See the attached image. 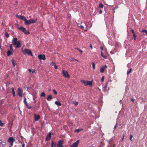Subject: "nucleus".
<instances>
[{
    "mask_svg": "<svg viewBox=\"0 0 147 147\" xmlns=\"http://www.w3.org/2000/svg\"><path fill=\"white\" fill-rule=\"evenodd\" d=\"M100 49L102 51L103 50V47H100Z\"/></svg>",
    "mask_w": 147,
    "mask_h": 147,
    "instance_id": "nucleus-46",
    "label": "nucleus"
},
{
    "mask_svg": "<svg viewBox=\"0 0 147 147\" xmlns=\"http://www.w3.org/2000/svg\"><path fill=\"white\" fill-rule=\"evenodd\" d=\"M28 70L29 71V72H30V73L32 72V70L30 69H28Z\"/></svg>",
    "mask_w": 147,
    "mask_h": 147,
    "instance_id": "nucleus-47",
    "label": "nucleus"
},
{
    "mask_svg": "<svg viewBox=\"0 0 147 147\" xmlns=\"http://www.w3.org/2000/svg\"><path fill=\"white\" fill-rule=\"evenodd\" d=\"M92 65L93 69L94 70L95 69V63L93 62H92Z\"/></svg>",
    "mask_w": 147,
    "mask_h": 147,
    "instance_id": "nucleus-28",
    "label": "nucleus"
},
{
    "mask_svg": "<svg viewBox=\"0 0 147 147\" xmlns=\"http://www.w3.org/2000/svg\"><path fill=\"white\" fill-rule=\"evenodd\" d=\"M133 136L131 134H130V138H129V139L131 140V141H132V139L133 138Z\"/></svg>",
    "mask_w": 147,
    "mask_h": 147,
    "instance_id": "nucleus-33",
    "label": "nucleus"
},
{
    "mask_svg": "<svg viewBox=\"0 0 147 147\" xmlns=\"http://www.w3.org/2000/svg\"><path fill=\"white\" fill-rule=\"evenodd\" d=\"M80 27L82 29H83L84 28V26L82 25H80Z\"/></svg>",
    "mask_w": 147,
    "mask_h": 147,
    "instance_id": "nucleus-40",
    "label": "nucleus"
},
{
    "mask_svg": "<svg viewBox=\"0 0 147 147\" xmlns=\"http://www.w3.org/2000/svg\"><path fill=\"white\" fill-rule=\"evenodd\" d=\"M18 38L16 37L14 38L12 40L13 45L16 46V48H19L21 47V42L20 40L17 41Z\"/></svg>",
    "mask_w": 147,
    "mask_h": 147,
    "instance_id": "nucleus-1",
    "label": "nucleus"
},
{
    "mask_svg": "<svg viewBox=\"0 0 147 147\" xmlns=\"http://www.w3.org/2000/svg\"><path fill=\"white\" fill-rule=\"evenodd\" d=\"M22 51L23 54L25 55L27 54L30 55L31 56H32L33 55L31 51L29 49H25L24 50H23V49L22 48Z\"/></svg>",
    "mask_w": 147,
    "mask_h": 147,
    "instance_id": "nucleus-3",
    "label": "nucleus"
},
{
    "mask_svg": "<svg viewBox=\"0 0 147 147\" xmlns=\"http://www.w3.org/2000/svg\"><path fill=\"white\" fill-rule=\"evenodd\" d=\"M40 96L41 97L43 96L44 97H45V94L44 92H42L41 93V95H40Z\"/></svg>",
    "mask_w": 147,
    "mask_h": 147,
    "instance_id": "nucleus-27",
    "label": "nucleus"
},
{
    "mask_svg": "<svg viewBox=\"0 0 147 147\" xmlns=\"http://www.w3.org/2000/svg\"><path fill=\"white\" fill-rule=\"evenodd\" d=\"M37 20L36 18H34V19H30L28 20L26 19L24 22V24L26 25H29L31 24H34L35 23Z\"/></svg>",
    "mask_w": 147,
    "mask_h": 147,
    "instance_id": "nucleus-2",
    "label": "nucleus"
},
{
    "mask_svg": "<svg viewBox=\"0 0 147 147\" xmlns=\"http://www.w3.org/2000/svg\"><path fill=\"white\" fill-rule=\"evenodd\" d=\"M13 94V96H14V97H15V94L14 93V94Z\"/></svg>",
    "mask_w": 147,
    "mask_h": 147,
    "instance_id": "nucleus-55",
    "label": "nucleus"
},
{
    "mask_svg": "<svg viewBox=\"0 0 147 147\" xmlns=\"http://www.w3.org/2000/svg\"><path fill=\"white\" fill-rule=\"evenodd\" d=\"M12 91V94L15 93L14 88L12 87L11 88Z\"/></svg>",
    "mask_w": 147,
    "mask_h": 147,
    "instance_id": "nucleus-31",
    "label": "nucleus"
},
{
    "mask_svg": "<svg viewBox=\"0 0 147 147\" xmlns=\"http://www.w3.org/2000/svg\"><path fill=\"white\" fill-rule=\"evenodd\" d=\"M81 82L84 84L85 86L90 85L92 86V82L91 81H85L83 80H80Z\"/></svg>",
    "mask_w": 147,
    "mask_h": 147,
    "instance_id": "nucleus-4",
    "label": "nucleus"
},
{
    "mask_svg": "<svg viewBox=\"0 0 147 147\" xmlns=\"http://www.w3.org/2000/svg\"><path fill=\"white\" fill-rule=\"evenodd\" d=\"M133 35L134 38V37H136V35L135 34H133Z\"/></svg>",
    "mask_w": 147,
    "mask_h": 147,
    "instance_id": "nucleus-50",
    "label": "nucleus"
},
{
    "mask_svg": "<svg viewBox=\"0 0 147 147\" xmlns=\"http://www.w3.org/2000/svg\"><path fill=\"white\" fill-rule=\"evenodd\" d=\"M22 147H25V144L24 143L22 144Z\"/></svg>",
    "mask_w": 147,
    "mask_h": 147,
    "instance_id": "nucleus-49",
    "label": "nucleus"
},
{
    "mask_svg": "<svg viewBox=\"0 0 147 147\" xmlns=\"http://www.w3.org/2000/svg\"><path fill=\"white\" fill-rule=\"evenodd\" d=\"M131 101H132V102H134V100L133 98H131Z\"/></svg>",
    "mask_w": 147,
    "mask_h": 147,
    "instance_id": "nucleus-48",
    "label": "nucleus"
},
{
    "mask_svg": "<svg viewBox=\"0 0 147 147\" xmlns=\"http://www.w3.org/2000/svg\"><path fill=\"white\" fill-rule=\"evenodd\" d=\"M38 104H40V103H38Z\"/></svg>",
    "mask_w": 147,
    "mask_h": 147,
    "instance_id": "nucleus-63",
    "label": "nucleus"
},
{
    "mask_svg": "<svg viewBox=\"0 0 147 147\" xmlns=\"http://www.w3.org/2000/svg\"><path fill=\"white\" fill-rule=\"evenodd\" d=\"M131 32H132V33L133 34H135L134 31V30L133 29H131Z\"/></svg>",
    "mask_w": 147,
    "mask_h": 147,
    "instance_id": "nucleus-38",
    "label": "nucleus"
},
{
    "mask_svg": "<svg viewBox=\"0 0 147 147\" xmlns=\"http://www.w3.org/2000/svg\"><path fill=\"white\" fill-rule=\"evenodd\" d=\"M121 101H122V100H120V101H119L120 102H121Z\"/></svg>",
    "mask_w": 147,
    "mask_h": 147,
    "instance_id": "nucleus-62",
    "label": "nucleus"
},
{
    "mask_svg": "<svg viewBox=\"0 0 147 147\" xmlns=\"http://www.w3.org/2000/svg\"><path fill=\"white\" fill-rule=\"evenodd\" d=\"M9 48L10 50L11 51H13V48L12 47V44H10L9 45Z\"/></svg>",
    "mask_w": 147,
    "mask_h": 147,
    "instance_id": "nucleus-30",
    "label": "nucleus"
},
{
    "mask_svg": "<svg viewBox=\"0 0 147 147\" xmlns=\"http://www.w3.org/2000/svg\"><path fill=\"white\" fill-rule=\"evenodd\" d=\"M38 104H40V103H38Z\"/></svg>",
    "mask_w": 147,
    "mask_h": 147,
    "instance_id": "nucleus-64",
    "label": "nucleus"
},
{
    "mask_svg": "<svg viewBox=\"0 0 147 147\" xmlns=\"http://www.w3.org/2000/svg\"><path fill=\"white\" fill-rule=\"evenodd\" d=\"M55 103L57 106H60L61 105V103L59 101H56L55 102Z\"/></svg>",
    "mask_w": 147,
    "mask_h": 147,
    "instance_id": "nucleus-17",
    "label": "nucleus"
},
{
    "mask_svg": "<svg viewBox=\"0 0 147 147\" xmlns=\"http://www.w3.org/2000/svg\"><path fill=\"white\" fill-rule=\"evenodd\" d=\"M10 145L11 146H12L13 145V142H10Z\"/></svg>",
    "mask_w": 147,
    "mask_h": 147,
    "instance_id": "nucleus-54",
    "label": "nucleus"
},
{
    "mask_svg": "<svg viewBox=\"0 0 147 147\" xmlns=\"http://www.w3.org/2000/svg\"><path fill=\"white\" fill-rule=\"evenodd\" d=\"M11 62L12 63V64H13V66H15L16 64V62H15V60H14V59H12V60H11Z\"/></svg>",
    "mask_w": 147,
    "mask_h": 147,
    "instance_id": "nucleus-23",
    "label": "nucleus"
},
{
    "mask_svg": "<svg viewBox=\"0 0 147 147\" xmlns=\"http://www.w3.org/2000/svg\"><path fill=\"white\" fill-rule=\"evenodd\" d=\"M101 56H102V57L103 58H104L105 59L107 58V56L104 55L102 51L101 52Z\"/></svg>",
    "mask_w": 147,
    "mask_h": 147,
    "instance_id": "nucleus-21",
    "label": "nucleus"
},
{
    "mask_svg": "<svg viewBox=\"0 0 147 147\" xmlns=\"http://www.w3.org/2000/svg\"><path fill=\"white\" fill-rule=\"evenodd\" d=\"M132 70V68H131L129 69L128 70L127 72V74L129 75L131 72Z\"/></svg>",
    "mask_w": 147,
    "mask_h": 147,
    "instance_id": "nucleus-25",
    "label": "nucleus"
},
{
    "mask_svg": "<svg viewBox=\"0 0 147 147\" xmlns=\"http://www.w3.org/2000/svg\"><path fill=\"white\" fill-rule=\"evenodd\" d=\"M15 140L14 138L12 137H10L8 139V142L9 143L13 142Z\"/></svg>",
    "mask_w": 147,
    "mask_h": 147,
    "instance_id": "nucleus-15",
    "label": "nucleus"
},
{
    "mask_svg": "<svg viewBox=\"0 0 147 147\" xmlns=\"http://www.w3.org/2000/svg\"><path fill=\"white\" fill-rule=\"evenodd\" d=\"M12 51L11 50H8L7 51V55L8 56H9L10 55H12L13 54V53L12 52Z\"/></svg>",
    "mask_w": 147,
    "mask_h": 147,
    "instance_id": "nucleus-16",
    "label": "nucleus"
},
{
    "mask_svg": "<svg viewBox=\"0 0 147 147\" xmlns=\"http://www.w3.org/2000/svg\"><path fill=\"white\" fill-rule=\"evenodd\" d=\"M98 90H99L100 91V89L99 88H98Z\"/></svg>",
    "mask_w": 147,
    "mask_h": 147,
    "instance_id": "nucleus-60",
    "label": "nucleus"
},
{
    "mask_svg": "<svg viewBox=\"0 0 147 147\" xmlns=\"http://www.w3.org/2000/svg\"><path fill=\"white\" fill-rule=\"evenodd\" d=\"M51 147H58L57 146V145H56V144L54 143H53V141H52Z\"/></svg>",
    "mask_w": 147,
    "mask_h": 147,
    "instance_id": "nucleus-22",
    "label": "nucleus"
},
{
    "mask_svg": "<svg viewBox=\"0 0 147 147\" xmlns=\"http://www.w3.org/2000/svg\"><path fill=\"white\" fill-rule=\"evenodd\" d=\"M90 47L91 48V50H92V45H91V44H90Z\"/></svg>",
    "mask_w": 147,
    "mask_h": 147,
    "instance_id": "nucleus-45",
    "label": "nucleus"
},
{
    "mask_svg": "<svg viewBox=\"0 0 147 147\" xmlns=\"http://www.w3.org/2000/svg\"><path fill=\"white\" fill-rule=\"evenodd\" d=\"M16 17L22 20L25 22L26 18L24 16L21 15H17Z\"/></svg>",
    "mask_w": 147,
    "mask_h": 147,
    "instance_id": "nucleus-9",
    "label": "nucleus"
},
{
    "mask_svg": "<svg viewBox=\"0 0 147 147\" xmlns=\"http://www.w3.org/2000/svg\"><path fill=\"white\" fill-rule=\"evenodd\" d=\"M23 91L22 89L20 88H19L18 89V95L20 97L22 96Z\"/></svg>",
    "mask_w": 147,
    "mask_h": 147,
    "instance_id": "nucleus-7",
    "label": "nucleus"
},
{
    "mask_svg": "<svg viewBox=\"0 0 147 147\" xmlns=\"http://www.w3.org/2000/svg\"><path fill=\"white\" fill-rule=\"evenodd\" d=\"M103 67H104V68L105 69V68H107V67L106 65H105L104 66H103Z\"/></svg>",
    "mask_w": 147,
    "mask_h": 147,
    "instance_id": "nucleus-52",
    "label": "nucleus"
},
{
    "mask_svg": "<svg viewBox=\"0 0 147 147\" xmlns=\"http://www.w3.org/2000/svg\"><path fill=\"white\" fill-rule=\"evenodd\" d=\"M79 140H77L76 142L74 143L71 146V147H77L79 144Z\"/></svg>",
    "mask_w": 147,
    "mask_h": 147,
    "instance_id": "nucleus-12",
    "label": "nucleus"
},
{
    "mask_svg": "<svg viewBox=\"0 0 147 147\" xmlns=\"http://www.w3.org/2000/svg\"><path fill=\"white\" fill-rule=\"evenodd\" d=\"M52 64L53 65H56L55 63V62H53L52 63Z\"/></svg>",
    "mask_w": 147,
    "mask_h": 147,
    "instance_id": "nucleus-51",
    "label": "nucleus"
},
{
    "mask_svg": "<svg viewBox=\"0 0 147 147\" xmlns=\"http://www.w3.org/2000/svg\"><path fill=\"white\" fill-rule=\"evenodd\" d=\"M53 92L55 95H56L57 94V92L55 90H53Z\"/></svg>",
    "mask_w": 147,
    "mask_h": 147,
    "instance_id": "nucleus-35",
    "label": "nucleus"
},
{
    "mask_svg": "<svg viewBox=\"0 0 147 147\" xmlns=\"http://www.w3.org/2000/svg\"><path fill=\"white\" fill-rule=\"evenodd\" d=\"M136 37H134V39L135 40H136Z\"/></svg>",
    "mask_w": 147,
    "mask_h": 147,
    "instance_id": "nucleus-59",
    "label": "nucleus"
},
{
    "mask_svg": "<svg viewBox=\"0 0 147 147\" xmlns=\"http://www.w3.org/2000/svg\"><path fill=\"white\" fill-rule=\"evenodd\" d=\"M103 7H104V5L102 3H100L99 4V7H100L102 8H103Z\"/></svg>",
    "mask_w": 147,
    "mask_h": 147,
    "instance_id": "nucleus-29",
    "label": "nucleus"
},
{
    "mask_svg": "<svg viewBox=\"0 0 147 147\" xmlns=\"http://www.w3.org/2000/svg\"><path fill=\"white\" fill-rule=\"evenodd\" d=\"M32 73H35V74L36 73V72L35 71V70L34 69L33 71H32Z\"/></svg>",
    "mask_w": 147,
    "mask_h": 147,
    "instance_id": "nucleus-43",
    "label": "nucleus"
},
{
    "mask_svg": "<svg viewBox=\"0 0 147 147\" xmlns=\"http://www.w3.org/2000/svg\"><path fill=\"white\" fill-rule=\"evenodd\" d=\"M38 58L40 60L42 59L43 60H45L46 59L45 56L44 55H38Z\"/></svg>",
    "mask_w": 147,
    "mask_h": 147,
    "instance_id": "nucleus-10",
    "label": "nucleus"
},
{
    "mask_svg": "<svg viewBox=\"0 0 147 147\" xmlns=\"http://www.w3.org/2000/svg\"><path fill=\"white\" fill-rule=\"evenodd\" d=\"M62 71L63 76L65 77H67V78H69L70 77V76L69 74L67 71L63 70Z\"/></svg>",
    "mask_w": 147,
    "mask_h": 147,
    "instance_id": "nucleus-6",
    "label": "nucleus"
},
{
    "mask_svg": "<svg viewBox=\"0 0 147 147\" xmlns=\"http://www.w3.org/2000/svg\"><path fill=\"white\" fill-rule=\"evenodd\" d=\"M104 76H102V77L101 78V82H103L104 81Z\"/></svg>",
    "mask_w": 147,
    "mask_h": 147,
    "instance_id": "nucleus-36",
    "label": "nucleus"
},
{
    "mask_svg": "<svg viewBox=\"0 0 147 147\" xmlns=\"http://www.w3.org/2000/svg\"><path fill=\"white\" fill-rule=\"evenodd\" d=\"M34 119L35 121H38L40 119V117L39 115H36L35 114H34Z\"/></svg>",
    "mask_w": 147,
    "mask_h": 147,
    "instance_id": "nucleus-14",
    "label": "nucleus"
},
{
    "mask_svg": "<svg viewBox=\"0 0 147 147\" xmlns=\"http://www.w3.org/2000/svg\"><path fill=\"white\" fill-rule=\"evenodd\" d=\"M73 59V61H78L77 59Z\"/></svg>",
    "mask_w": 147,
    "mask_h": 147,
    "instance_id": "nucleus-42",
    "label": "nucleus"
},
{
    "mask_svg": "<svg viewBox=\"0 0 147 147\" xmlns=\"http://www.w3.org/2000/svg\"><path fill=\"white\" fill-rule=\"evenodd\" d=\"M83 130L82 129H76L75 130V132H77L78 133L80 131Z\"/></svg>",
    "mask_w": 147,
    "mask_h": 147,
    "instance_id": "nucleus-24",
    "label": "nucleus"
},
{
    "mask_svg": "<svg viewBox=\"0 0 147 147\" xmlns=\"http://www.w3.org/2000/svg\"><path fill=\"white\" fill-rule=\"evenodd\" d=\"M107 84H108V83H107V84H106V85L105 86V88H106V87H107Z\"/></svg>",
    "mask_w": 147,
    "mask_h": 147,
    "instance_id": "nucleus-57",
    "label": "nucleus"
},
{
    "mask_svg": "<svg viewBox=\"0 0 147 147\" xmlns=\"http://www.w3.org/2000/svg\"><path fill=\"white\" fill-rule=\"evenodd\" d=\"M105 70V68L104 67H103L102 66L101 67L100 69V71L102 73H103Z\"/></svg>",
    "mask_w": 147,
    "mask_h": 147,
    "instance_id": "nucleus-20",
    "label": "nucleus"
},
{
    "mask_svg": "<svg viewBox=\"0 0 147 147\" xmlns=\"http://www.w3.org/2000/svg\"><path fill=\"white\" fill-rule=\"evenodd\" d=\"M16 27L19 30V28H20L21 27L18 24H17L16 26Z\"/></svg>",
    "mask_w": 147,
    "mask_h": 147,
    "instance_id": "nucleus-34",
    "label": "nucleus"
},
{
    "mask_svg": "<svg viewBox=\"0 0 147 147\" xmlns=\"http://www.w3.org/2000/svg\"><path fill=\"white\" fill-rule=\"evenodd\" d=\"M5 36L7 38H8L9 37V34L7 32L5 34Z\"/></svg>",
    "mask_w": 147,
    "mask_h": 147,
    "instance_id": "nucleus-32",
    "label": "nucleus"
},
{
    "mask_svg": "<svg viewBox=\"0 0 147 147\" xmlns=\"http://www.w3.org/2000/svg\"><path fill=\"white\" fill-rule=\"evenodd\" d=\"M52 96L51 95H49L47 98V100L48 101H50V100L52 99Z\"/></svg>",
    "mask_w": 147,
    "mask_h": 147,
    "instance_id": "nucleus-19",
    "label": "nucleus"
},
{
    "mask_svg": "<svg viewBox=\"0 0 147 147\" xmlns=\"http://www.w3.org/2000/svg\"><path fill=\"white\" fill-rule=\"evenodd\" d=\"M51 133L49 132L48 134L46 136V140L47 141H48L50 140L51 139Z\"/></svg>",
    "mask_w": 147,
    "mask_h": 147,
    "instance_id": "nucleus-13",
    "label": "nucleus"
},
{
    "mask_svg": "<svg viewBox=\"0 0 147 147\" xmlns=\"http://www.w3.org/2000/svg\"><path fill=\"white\" fill-rule=\"evenodd\" d=\"M113 138L109 140H107V142L109 143V144H111L113 143Z\"/></svg>",
    "mask_w": 147,
    "mask_h": 147,
    "instance_id": "nucleus-18",
    "label": "nucleus"
},
{
    "mask_svg": "<svg viewBox=\"0 0 147 147\" xmlns=\"http://www.w3.org/2000/svg\"><path fill=\"white\" fill-rule=\"evenodd\" d=\"M19 30L26 34H29L30 33L29 31L26 30V29L23 27H21L20 28H19Z\"/></svg>",
    "mask_w": 147,
    "mask_h": 147,
    "instance_id": "nucleus-5",
    "label": "nucleus"
},
{
    "mask_svg": "<svg viewBox=\"0 0 147 147\" xmlns=\"http://www.w3.org/2000/svg\"><path fill=\"white\" fill-rule=\"evenodd\" d=\"M99 12L100 13H102V11L101 10H100L99 11Z\"/></svg>",
    "mask_w": 147,
    "mask_h": 147,
    "instance_id": "nucleus-56",
    "label": "nucleus"
},
{
    "mask_svg": "<svg viewBox=\"0 0 147 147\" xmlns=\"http://www.w3.org/2000/svg\"><path fill=\"white\" fill-rule=\"evenodd\" d=\"M54 67L55 69H56L57 68V67L56 66V65H54Z\"/></svg>",
    "mask_w": 147,
    "mask_h": 147,
    "instance_id": "nucleus-44",
    "label": "nucleus"
},
{
    "mask_svg": "<svg viewBox=\"0 0 147 147\" xmlns=\"http://www.w3.org/2000/svg\"><path fill=\"white\" fill-rule=\"evenodd\" d=\"M73 103L75 105H77L78 104V102H73Z\"/></svg>",
    "mask_w": 147,
    "mask_h": 147,
    "instance_id": "nucleus-37",
    "label": "nucleus"
},
{
    "mask_svg": "<svg viewBox=\"0 0 147 147\" xmlns=\"http://www.w3.org/2000/svg\"><path fill=\"white\" fill-rule=\"evenodd\" d=\"M116 145L115 144H113V146L112 147H115V146Z\"/></svg>",
    "mask_w": 147,
    "mask_h": 147,
    "instance_id": "nucleus-53",
    "label": "nucleus"
},
{
    "mask_svg": "<svg viewBox=\"0 0 147 147\" xmlns=\"http://www.w3.org/2000/svg\"><path fill=\"white\" fill-rule=\"evenodd\" d=\"M33 100L34 101V102H35V99L34 98H33Z\"/></svg>",
    "mask_w": 147,
    "mask_h": 147,
    "instance_id": "nucleus-58",
    "label": "nucleus"
},
{
    "mask_svg": "<svg viewBox=\"0 0 147 147\" xmlns=\"http://www.w3.org/2000/svg\"><path fill=\"white\" fill-rule=\"evenodd\" d=\"M24 103L26 107H27L28 109H31V106H28L26 100V98L24 96Z\"/></svg>",
    "mask_w": 147,
    "mask_h": 147,
    "instance_id": "nucleus-11",
    "label": "nucleus"
},
{
    "mask_svg": "<svg viewBox=\"0 0 147 147\" xmlns=\"http://www.w3.org/2000/svg\"><path fill=\"white\" fill-rule=\"evenodd\" d=\"M64 141L63 140H61L58 141V142L57 144L58 147H64L63 146Z\"/></svg>",
    "mask_w": 147,
    "mask_h": 147,
    "instance_id": "nucleus-8",
    "label": "nucleus"
},
{
    "mask_svg": "<svg viewBox=\"0 0 147 147\" xmlns=\"http://www.w3.org/2000/svg\"><path fill=\"white\" fill-rule=\"evenodd\" d=\"M74 49L79 51L81 53H83V51H82V50L78 48H75Z\"/></svg>",
    "mask_w": 147,
    "mask_h": 147,
    "instance_id": "nucleus-26",
    "label": "nucleus"
},
{
    "mask_svg": "<svg viewBox=\"0 0 147 147\" xmlns=\"http://www.w3.org/2000/svg\"><path fill=\"white\" fill-rule=\"evenodd\" d=\"M124 135H123V138H122V140H123V138H124Z\"/></svg>",
    "mask_w": 147,
    "mask_h": 147,
    "instance_id": "nucleus-61",
    "label": "nucleus"
},
{
    "mask_svg": "<svg viewBox=\"0 0 147 147\" xmlns=\"http://www.w3.org/2000/svg\"><path fill=\"white\" fill-rule=\"evenodd\" d=\"M3 125V123H2V121L0 122V125L1 126H2Z\"/></svg>",
    "mask_w": 147,
    "mask_h": 147,
    "instance_id": "nucleus-39",
    "label": "nucleus"
},
{
    "mask_svg": "<svg viewBox=\"0 0 147 147\" xmlns=\"http://www.w3.org/2000/svg\"><path fill=\"white\" fill-rule=\"evenodd\" d=\"M117 125V123H116L115 125V126H114V129H115L116 128Z\"/></svg>",
    "mask_w": 147,
    "mask_h": 147,
    "instance_id": "nucleus-41",
    "label": "nucleus"
}]
</instances>
